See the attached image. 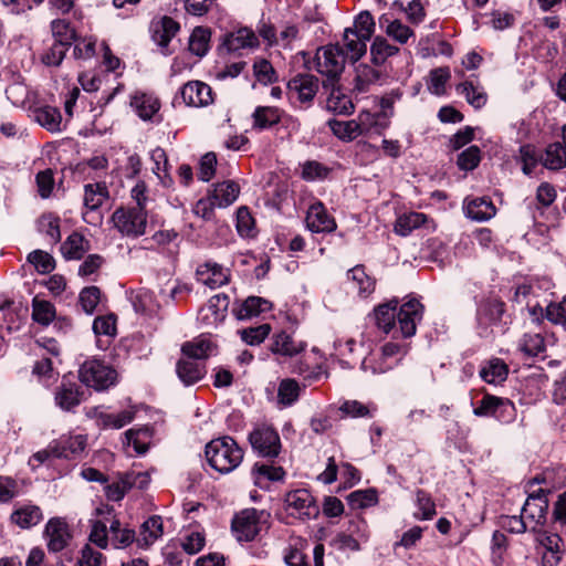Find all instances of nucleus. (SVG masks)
Listing matches in <instances>:
<instances>
[{"label": "nucleus", "mask_w": 566, "mask_h": 566, "mask_svg": "<svg viewBox=\"0 0 566 566\" xmlns=\"http://www.w3.org/2000/svg\"><path fill=\"white\" fill-rule=\"evenodd\" d=\"M397 306L398 302L392 300L375 308L377 327L386 334L391 331H395V334L399 332L403 338L413 336L417 323L422 318V304L418 300L411 298L400 306L399 312H397Z\"/></svg>", "instance_id": "f257e3e1"}, {"label": "nucleus", "mask_w": 566, "mask_h": 566, "mask_svg": "<svg viewBox=\"0 0 566 566\" xmlns=\"http://www.w3.org/2000/svg\"><path fill=\"white\" fill-rule=\"evenodd\" d=\"M206 458L212 469L229 473L242 462L243 451L232 438L222 437L206 446Z\"/></svg>", "instance_id": "f03ea898"}, {"label": "nucleus", "mask_w": 566, "mask_h": 566, "mask_svg": "<svg viewBox=\"0 0 566 566\" xmlns=\"http://www.w3.org/2000/svg\"><path fill=\"white\" fill-rule=\"evenodd\" d=\"M345 62L346 57L343 46L335 44L319 48L314 59L307 62V64L310 70L314 69L326 77L325 83L333 84L336 83L342 74Z\"/></svg>", "instance_id": "7ed1b4c3"}, {"label": "nucleus", "mask_w": 566, "mask_h": 566, "mask_svg": "<svg viewBox=\"0 0 566 566\" xmlns=\"http://www.w3.org/2000/svg\"><path fill=\"white\" fill-rule=\"evenodd\" d=\"M111 221L123 237L135 239L146 232L147 212L144 207H120L113 212Z\"/></svg>", "instance_id": "20e7f679"}, {"label": "nucleus", "mask_w": 566, "mask_h": 566, "mask_svg": "<svg viewBox=\"0 0 566 566\" xmlns=\"http://www.w3.org/2000/svg\"><path fill=\"white\" fill-rule=\"evenodd\" d=\"M80 380L96 390H105L116 381V370L98 359H90L78 370Z\"/></svg>", "instance_id": "39448f33"}, {"label": "nucleus", "mask_w": 566, "mask_h": 566, "mask_svg": "<svg viewBox=\"0 0 566 566\" xmlns=\"http://www.w3.org/2000/svg\"><path fill=\"white\" fill-rule=\"evenodd\" d=\"M284 510L290 516L302 521L315 518L319 513L314 496L305 489L287 492L284 497Z\"/></svg>", "instance_id": "423d86ee"}, {"label": "nucleus", "mask_w": 566, "mask_h": 566, "mask_svg": "<svg viewBox=\"0 0 566 566\" xmlns=\"http://www.w3.org/2000/svg\"><path fill=\"white\" fill-rule=\"evenodd\" d=\"M269 514L265 511L256 509H247L241 511L232 520V532L238 541L250 542L261 531V522L265 520Z\"/></svg>", "instance_id": "0eeeda50"}, {"label": "nucleus", "mask_w": 566, "mask_h": 566, "mask_svg": "<svg viewBox=\"0 0 566 566\" xmlns=\"http://www.w3.org/2000/svg\"><path fill=\"white\" fill-rule=\"evenodd\" d=\"M408 350L409 346L406 343L388 342L381 346L380 363L370 366V360L365 358L361 363V369L365 371L371 370L373 374L386 373L392 369Z\"/></svg>", "instance_id": "6e6552de"}, {"label": "nucleus", "mask_w": 566, "mask_h": 566, "mask_svg": "<svg viewBox=\"0 0 566 566\" xmlns=\"http://www.w3.org/2000/svg\"><path fill=\"white\" fill-rule=\"evenodd\" d=\"M548 501L543 490L531 494L522 507V515L531 532H539L546 523Z\"/></svg>", "instance_id": "1a4fd4ad"}, {"label": "nucleus", "mask_w": 566, "mask_h": 566, "mask_svg": "<svg viewBox=\"0 0 566 566\" xmlns=\"http://www.w3.org/2000/svg\"><path fill=\"white\" fill-rule=\"evenodd\" d=\"M250 443L254 451L261 457L274 458L281 449V441L277 432L268 426L255 428L249 436Z\"/></svg>", "instance_id": "9d476101"}, {"label": "nucleus", "mask_w": 566, "mask_h": 566, "mask_svg": "<svg viewBox=\"0 0 566 566\" xmlns=\"http://www.w3.org/2000/svg\"><path fill=\"white\" fill-rule=\"evenodd\" d=\"M180 95L184 103L191 107H205L213 103L211 87L201 81H189L181 90Z\"/></svg>", "instance_id": "9b49d317"}, {"label": "nucleus", "mask_w": 566, "mask_h": 566, "mask_svg": "<svg viewBox=\"0 0 566 566\" xmlns=\"http://www.w3.org/2000/svg\"><path fill=\"white\" fill-rule=\"evenodd\" d=\"M229 304V296L224 293L211 296L199 312L200 319L206 326L218 325L224 319Z\"/></svg>", "instance_id": "f8f14e48"}, {"label": "nucleus", "mask_w": 566, "mask_h": 566, "mask_svg": "<svg viewBox=\"0 0 566 566\" xmlns=\"http://www.w3.org/2000/svg\"><path fill=\"white\" fill-rule=\"evenodd\" d=\"M197 280L210 289H218L229 282V270L222 265L208 261L197 268Z\"/></svg>", "instance_id": "ddd939ff"}, {"label": "nucleus", "mask_w": 566, "mask_h": 566, "mask_svg": "<svg viewBox=\"0 0 566 566\" xmlns=\"http://www.w3.org/2000/svg\"><path fill=\"white\" fill-rule=\"evenodd\" d=\"M306 226L312 232H333L336 229L335 219L328 214L322 202L313 203L306 214Z\"/></svg>", "instance_id": "4468645a"}, {"label": "nucleus", "mask_w": 566, "mask_h": 566, "mask_svg": "<svg viewBox=\"0 0 566 566\" xmlns=\"http://www.w3.org/2000/svg\"><path fill=\"white\" fill-rule=\"evenodd\" d=\"M259 45L255 33L249 28H240L233 32L227 33L222 41V46L228 52H240L244 49H254Z\"/></svg>", "instance_id": "2eb2a0df"}, {"label": "nucleus", "mask_w": 566, "mask_h": 566, "mask_svg": "<svg viewBox=\"0 0 566 566\" xmlns=\"http://www.w3.org/2000/svg\"><path fill=\"white\" fill-rule=\"evenodd\" d=\"M305 349V344L302 340H295L286 332H280L272 338L270 350L275 355L284 357H296Z\"/></svg>", "instance_id": "dca6fc26"}, {"label": "nucleus", "mask_w": 566, "mask_h": 566, "mask_svg": "<svg viewBox=\"0 0 566 566\" xmlns=\"http://www.w3.org/2000/svg\"><path fill=\"white\" fill-rule=\"evenodd\" d=\"M82 395L83 392L78 385L63 379L56 388L54 400L62 410L71 411L81 403Z\"/></svg>", "instance_id": "f3484780"}, {"label": "nucleus", "mask_w": 566, "mask_h": 566, "mask_svg": "<svg viewBox=\"0 0 566 566\" xmlns=\"http://www.w3.org/2000/svg\"><path fill=\"white\" fill-rule=\"evenodd\" d=\"M180 27L170 17H163L153 28V39L161 48L163 54L168 55L167 48L172 38L178 33Z\"/></svg>", "instance_id": "a211bd4d"}, {"label": "nucleus", "mask_w": 566, "mask_h": 566, "mask_svg": "<svg viewBox=\"0 0 566 566\" xmlns=\"http://www.w3.org/2000/svg\"><path fill=\"white\" fill-rule=\"evenodd\" d=\"M54 441L56 458L71 459L84 451L87 438L85 434L62 436Z\"/></svg>", "instance_id": "6ab92c4d"}, {"label": "nucleus", "mask_w": 566, "mask_h": 566, "mask_svg": "<svg viewBox=\"0 0 566 566\" xmlns=\"http://www.w3.org/2000/svg\"><path fill=\"white\" fill-rule=\"evenodd\" d=\"M287 87L291 93H296L297 98L303 102H311L318 91V81L314 75L301 74L292 78Z\"/></svg>", "instance_id": "aec40b11"}, {"label": "nucleus", "mask_w": 566, "mask_h": 566, "mask_svg": "<svg viewBox=\"0 0 566 566\" xmlns=\"http://www.w3.org/2000/svg\"><path fill=\"white\" fill-rule=\"evenodd\" d=\"M424 228H433V222L422 212H407L399 216L395 222V232L399 235L407 237L413 230Z\"/></svg>", "instance_id": "412c9836"}, {"label": "nucleus", "mask_w": 566, "mask_h": 566, "mask_svg": "<svg viewBox=\"0 0 566 566\" xmlns=\"http://www.w3.org/2000/svg\"><path fill=\"white\" fill-rule=\"evenodd\" d=\"M135 411L133 409L122 410L118 413H108L99 407L93 409V417L98 427L103 429H120L133 421Z\"/></svg>", "instance_id": "4be33fe9"}, {"label": "nucleus", "mask_w": 566, "mask_h": 566, "mask_svg": "<svg viewBox=\"0 0 566 566\" xmlns=\"http://www.w3.org/2000/svg\"><path fill=\"white\" fill-rule=\"evenodd\" d=\"M163 520L158 515L150 516L140 526L139 536L136 539L138 547L148 548L163 536Z\"/></svg>", "instance_id": "5701e85b"}, {"label": "nucleus", "mask_w": 566, "mask_h": 566, "mask_svg": "<svg viewBox=\"0 0 566 566\" xmlns=\"http://www.w3.org/2000/svg\"><path fill=\"white\" fill-rule=\"evenodd\" d=\"M48 535V548L57 553L62 551L70 539L67 526L61 520H51L45 528Z\"/></svg>", "instance_id": "b1692460"}, {"label": "nucleus", "mask_w": 566, "mask_h": 566, "mask_svg": "<svg viewBox=\"0 0 566 566\" xmlns=\"http://www.w3.org/2000/svg\"><path fill=\"white\" fill-rule=\"evenodd\" d=\"M130 105L143 120H149L159 111L160 103L151 94L136 92L132 96Z\"/></svg>", "instance_id": "393cba45"}, {"label": "nucleus", "mask_w": 566, "mask_h": 566, "mask_svg": "<svg viewBox=\"0 0 566 566\" xmlns=\"http://www.w3.org/2000/svg\"><path fill=\"white\" fill-rule=\"evenodd\" d=\"M34 120L51 133H59L62 128V115L59 108L50 105L33 111Z\"/></svg>", "instance_id": "a878e982"}, {"label": "nucleus", "mask_w": 566, "mask_h": 566, "mask_svg": "<svg viewBox=\"0 0 566 566\" xmlns=\"http://www.w3.org/2000/svg\"><path fill=\"white\" fill-rule=\"evenodd\" d=\"M239 193V185L232 180H228L217 184L210 193V197L218 208H227L238 199Z\"/></svg>", "instance_id": "bb28decb"}, {"label": "nucleus", "mask_w": 566, "mask_h": 566, "mask_svg": "<svg viewBox=\"0 0 566 566\" xmlns=\"http://www.w3.org/2000/svg\"><path fill=\"white\" fill-rule=\"evenodd\" d=\"M347 279L360 297H367L375 291L376 282L363 265H356L347 272Z\"/></svg>", "instance_id": "cd10ccee"}, {"label": "nucleus", "mask_w": 566, "mask_h": 566, "mask_svg": "<svg viewBox=\"0 0 566 566\" xmlns=\"http://www.w3.org/2000/svg\"><path fill=\"white\" fill-rule=\"evenodd\" d=\"M324 88H331L326 99V108L336 114H349L354 109L350 98L344 94L335 83L327 84L323 82Z\"/></svg>", "instance_id": "c85d7f7f"}, {"label": "nucleus", "mask_w": 566, "mask_h": 566, "mask_svg": "<svg viewBox=\"0 0 566 566\" xmlns=\"http://www.w3.org/2000/svg\"><path fill=\"white\" fill-rule=\"evenodd\" d=\"M465 214L475 221H485L495 214V207L491 200L474 198L465 201Z\"/></svg>", "instance_id": "c756f323"}, {"label": "nucleus", "mask_w": 566, "mask_h": 566, "mask_svg": "<svg viewBox=\"0 0 566 566\" xmlns=\"http://www.w3.org/2000/svg\"><path fill=\"white\" fill-rule=\"evenodd\" d=\"M369 40H365L355 32H352L348 29H345L343 42L345 48V57L346 60H350L352 62L358 61L367 50V42Z\"/></svg>", "instance_id": "7c9ffc66"}, {"label": "nucleus", "mask_w": 566, "mask_h": 566, "mask_svg": "<svg viewBox=\"0 0 566 566\" xmlns=\"http://www.w3.org/2000/svg\"><path fill=\"white\" fill-rule=\"evenodd\" d=\"M205 373L203 365L190 358L180 359L177 364L178 377L187 386L199 381Z\"/></svg>", "instance_id": "2f4dec72"}, {"label": "nucleus", "mask_w": 566, "mask_h": 566, "mask_svg": "<svg viewBox=\"0 0 566 566\" xmlns=\"http://www.w3.org/2000/svg\"><path fill=\"white\" fill-rule=\"evenodd\" d=\"M108 199V190L104 182L84 186V206L91 211L97 210Z\"/></svg>", "instance_id": "473e14b6"}, {"label": "nucleus", "mask_w": 566, "mask_h": 566, "mask_svg": "<svg viewBox=\"0 0 566 566\" xmlns=\"http://www.w3.org/2000/svg\"><path fill=\"white\" fill-rule=\"evenodd\" d=\"M88 249V242L77 233H71L61 245V252L67 260H80Z\"/></svg>", "instance_id": "72a5a7b5"}, {"label": "nucleus", "mask_w": 566, "mask_h": 566, "mask_svg": "<svg viewBox=\"0 0 566 566\" xmlns=\"http://www.w3.org/2000/svg\"><path fill=\"white\" fill-rule=\"evenodd\" d=\"M42 520V512L40 507L35 505H25L17 509L11 514L12 523L17 524L21 528H29L39 524Z\"/></svg>", "instance_id": "f704fd0d"}, {"label": "nucleus", "mask_w": 566, "mask_h": 566, "mask_svg": "<svg viewBox=\"0 0 566 566\" xmlns=\"http://www.w3.org/2000/svg\"><path fill=\"white\" fill-rule=\"evenodd\" d=\"M282 112L277 107L258 106L253 112V127L258 129H266L277 124L281 119Z\"/></svg>", "instance_id": "c9c22d12"}, {"label": "nucleus", "mask_w": 566, "mask_h": 566, "mask_svg": "<svg viewBox=\"0 0 566 566\" xmlns=\"http://www.w3.org/2000/svg\"><path fill=\"white\" fill-rule=\"evenodd\" d=\"M544 167L558 170L566 166V151L560 143L549 144L545 154L541 157Z\"/></svg>", "instance_id": "e433bc0d"}, {"label": "nucleus", "mask_w": 566, "mask_h": 566, "mask_svg": "<svg viewBox=\"0 0 566 566\" xmlns=\"http://www.w3.org/2000/svg\"><path fill=\"white\" fill-rule=\"evenodd\" d=\"M300 394L298 382L295 379L285 378L279 384L277 402L283 407H290L297 401Z\"/></svg>", "instance_id": "4c0bfd02"}, {"label": "nucleus", "mask_w": 566, "mask_h": 566, "mask_svg": "<svg viewBox=\"0 0 566 566\" xmlns=\"http://www.w3.org/2000/svg\"><path fill=\"white\" fill-rule=\"evenodd\" d=\"M211 31L208 28L197 27L189 38V51L202 57L209 51Z\"/></svg>", "instance_id": "58836bf2"}, {"label": "nucleus", "mask_w": 566, "mask_h": 566, "mask_svg": "<svg viewBox=\"0 0 566 566\" xmlns=\"http://www.w3.org/2000/svg\"><path fill=\"white\" fill-rule=\"evenodd\" d=\"M269 308L270 303L266 300L259 296H250L240 305L235 311V314L239 319H247L252 316H256Z\"/></svg>", "instance_id": "ea45409f"}, {"label": "nucleus", "mask_w": 566, "mask_h": 566, "mask_svg": "<svg viewBox=\"0 0 566 566\" xmlns=\"http://www.w3.org/2000/svg\"><path fill=\"white\" fill-rule=\"evenodd\" d=\"M333 134L342 140H353L360 136L359 126L356 119L352 120H329L328 123Z\"/></svg>", "instance_id": "a19ab883"}, {"label": "nucleus", "mask_w": 566, "mask_h": 566, "mask_svg": "<svg viewBox=\"0 0 566 566\" xmlns=\"http://www.w3.org/2000/svg\"><path fill=\"white\" fill-rule=\"evenodd\" d=\"M507 366L501 359H492L480 371L482 379L489 384L503 381L507 376Z\"/></svg>", "instance_id": "79ce46f5"}, {"label": "nucleus", "mask_w": 566, "mask_h": 566, "mask_svg": "<svg viewBox=\"0 0 566 566\" xmlns=\"http://www.w3.org/2000/svg\"><path fill=\"white\" fill-rule=\"evenodd\" d=\"M457 91L465 96V99L475 108H481L486 103V94L479 85L472 82H463L457 86Z\"/></svg>", "instance_id": "37998d69"}, {"label": "nucleus", "mask_w": 566, "mask_h": 566, "mask_svg": "<svg viewBox=\"0 0 566 566\" xmlns=\"http://www.w3.org/2000/svg\"><path fill=\"white\" fill-rule=\"evenodd\" d=\"M213 350L212 343L207 338H199L182 345V353L190 359H203Z\"/></svg>", "instance_id": "c03bdc74"}, {"label": "nucleus", "mask_w": 566, "mask_h": 566, "mask_svg": "<svg viewBox=\"0 0 566 566\" xmlns=\"http://www.w3.org/2000/svg\"><path fill=\"white\" fill-rule=\"evenodd\" d=\"M51 30L54 36V42L56 43L71 46V44L76 40L74 29L71 28L66 20H53L51 23Z\"/></svg>", "instance_id": "a18cd8bd"}, {"label": "nucleus", "mask_w": 566, "mask_h": 566, "mask_svg": "<svg viewBox=\"0 0 566 566\" xmlns=\"http://www.w3.org/2000/svg\"><path fill=\"white\" fill-rule=\"evenodd\" d=\"M132 302L135 312L140 314H153L158 308V304L155 300L153 292L148 290L138 291L134 295Z\"/></svg>", "instance_id": "49530a36"}, {"label": "nucleus", "mask_w": 566, "mask_h": 566, "mask_svg": "<svg viewBox=\"0 0 566 566\" xmlns=\"http://www.w3.org/2000/svg\"><path fill=\"white\" fill-rule=\"evenodd\" d=\"M347 29L365 40H370L375 30L374 18L368 11H363L356 17L354 27Z\"/></svg>", "instance_id": "de8ad7c7"}, {"label": "nucleus", "mask_w": 566, "mask_h": 566, "mask_svg": "<svg viewBox=\"0 0 566 566\" xmlns=\"http://www.w3.org/2000/svg\"><path fill=\"white\" fill-rule=\"evenodd\" d=\"M398 52V48L388 43L384 38L377 36L370 48L373 61L376 64H381L389 56L395 55Z\"/></svg>", "instance_id": "09e8293b"}, {"label": "nucleus", "mask_w": 566, "mask_h": 566, "mask_svg": "<svg viewBox=\"0 0 566 566\" xmlns=\"http://www.w3.org/2000/svg\"><path fill=\"white\" fill-rule=\"evenodd\" d=\"M253 74L256 81L264 85L272 84L277 80L275 70L265 59H258L254 61Z\"/></svg>", "instance_id": "8fccbe9b"}, {"label": "nucleus", "mask_w": 566, "mask_h": 566, "mask_svg": "<svg viewBox=\"0 0 566 566\" xmlns=\"http://www.w3.org/2000/svg\"><path fill=\"white\" fill-rule=\"evenodd\" d=\"M55 316V308L54 306L48 302L34 298L33 300V311H32V318L42 325H49Z\"/></svg>", "instance_id": "3c124183"}, {"label": "nucleus", "mask_w": 566, "mask_h": 566, "mask_svg": "<svg viewBox=\"0 0 566 566\" xmlns=\"http://www.w3.org/2000/svg\"><path fill=\"white\" fill-rule=\"evenodd\" d=\"M380 73L369 65H360L357 69L356 88L360 92H367L371 84L379 81Z\"/></svg>", "instance_id": "603ef678"}, {"label": "nucleus", "mask_w": 566, "mask_h": 566, "mask_svg": "<svg viewBox=\"0 0 566 566\" xmlns=\"http://www.w3.org/2000/svg\"><path fill=\"white\" fill-rule=\"evenodd\" d=\"M39 228L55 244L61 240L60 219L53 214H44L39 220Z\"/></svg>", "instance_id": "864d4df0"}, {"label": "nucleus", "mask_w": 566, "mask_h": 566, "mask_svg": "<svg viewBox=\"0 0 566 566\" xmlns=\"http://www.w3.org/2000/svg\"><path fill=\"white\" fill-rule=\"evenodd\" d=\"M449 67H438L430 72L429 91L434 95H442L446 91V83L450 80Z\"/></svg>", "instance_id": "5fc2aeb1"}, {"label": "nucleus", "mask_w": 566, "mask_h": 566, "mask_svg": "<svg viewBox=\"0 0 566 566\" xmlns=\"http://www.w3.org/2000/svg\"><path fill=\"white\" fill-rule=\"evenodd\" d=\"M416 503L418 507V511L415 513L416 518L431 520L436 515V504L424 491L419 490L417 492Z\"/></svg>", "instance_id": "6e6d98bb"}, {"label": "nucleus", "mask_w": 566, "mask_h": 566, "mask_svg": "<svg viewBox=\"0 0 566 566\" xmlns=\"http://www.w3.org/2000/svg\"><path fill=\"white\" fill-rule=\"evenodd\" d=\"M271 327L269 324H262L255 327L241 329L239 333L241 339L248 345H260L270 334Z\"/></svg>", "instance_id": "4d7b16f0"}, {"label": "nucleus", "mask_w": 566, "mask_h": 566, "mask_svg": "<svg viewBox=\"0 0 566 566\" xmlns=\"http://www.w3.org/2000/svg\"><path fill=\"white\" fill-rule=\"evenodd\" d=\"M133 485L134 481H130L129 476L124 474L119 478L118 481L105 486V495L109 501H120L125 493L133 488Z\"/></svg>", "instance_id": "13d9d810"}, {"label": "nucleus", "mask_w": 566, "mask_h": 566, "mask_svg": "<svg viewBox=\"0 0 566 566\" xmlns=\"http://www.w3.org/2000/svg\"><path fill=\"white\" fill-rule=\"evenodd\" d=\"M237 230L241 237L255 234L254 219L247 207H240L237 211Z\"/></svg>", "instance_id": "bf43d9fd"}, {"label": "nucleus", "mask_w": 566, "mask_h": 566, "mask_svg": "<svg viewBox=\"0 0 566 566\" xmlns=\"http://www.w3.org/2000/svg\"><path fill=\"white\" fill-rule=\"evenodd\" d=\"M101 300V291L97 286L84 287L78 296L82 310L86 314H93Z\"/></svg>", "instance_id": "052dcab7"}, {"label": "nucleus", "mask_w": 566, "mask_h": 566, "mask_svg": "<svg viewBox=\"0 0 566 566\" xmlns=\"http://www.w3.org/2000/svg\"><path fill=\"white\" fill-rule=\"evenodd\" d=\"M28 260L41 273H50L55 268V262L52 255L42 250L31 252Z\"/></svg>", "instance_id": "680f3d73"}, {"label": "nucleus", "mask_w": 566, "mask_h": 566, "mask_svg": "<svg viewBox=\"0 0 566 566\" xmlns=\"http://www.w3.org/2000/svg\"><path fill=\"white\" fill-rule=\"evenodd\" d=\"M504 313V303L496 298L485 301L479 308V315L490 322H496Z\"/></svg>", "instance_id": "e2e57ef3"}, {"label": "nucleus", "mask_w": 566, "mask_h": 566, "mask_svg": "<svg viewBox=\"0 0 566 566\" xmlns=\"http://www.w3.org/2000/svg\"><path fill=\"white\" fill-rule=\"evenodd\" d=\"M520 349L527 356H537L545 349L544 339L539 334L524 335Z\"/></svg>", "instance_id": "0e129e2a"}, {"label": "nucleus", "mask_w": 566, "mask_h": 566, "mask_svg": "<svg viewBox=\"0 0 566 566\" xmlns=\"http://www.w3.org/2000/svg\"><path fill=\"white\" fill-rule=\"evenodd\" d=\"M70 46L62 43L53 42V44L43 53L41 60L48 66H59Z\"/></svg>", "instance_id": "69168bd1"}, {"label": "nucleus", "mask_w": 566, "mask_h": 566, "mask_svg": "<svg viewBox=\"0 0 566 566\" xmlns=\"http://www.w3.org/2000/svg\"><path fill=\"white\" fill-rule=\"evenodd\" d=\"M349 503L358 509L368 507L377 503V493L375 490H358L348 495Z\"/></svg>", "instance_id": "338daca9"}, {"label": "nucleus", "mask_w": 566, "mask_h": 566, "mask_svg": "<svg viewBox=\"0 0 566 566\" xmlns=\"http://www.w3.org/2000/svg\"><path fill=\"white\" fill-rule=\"evenodd\" d=\"M481 160L478 146H470L458 156V166L461 170H473Z\"/></svg>", "instance_id": "774afa93"}]
</instances>
